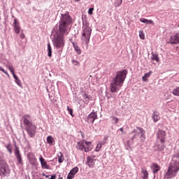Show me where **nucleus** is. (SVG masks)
Here are the masks:
<instances>
[{"label": "nucleus", "instance_id": "obj_48", "mask_svg": "<svg viewBox=\"0 0 179 179\" xmlns=\"http://www.w3.org/2000/svg\"><path fill=\"white\" fill-rule=\"evenodd\" d=\"M50 179H56V175L52 176V177H50Z\"/></svg>", "mask_w": 179, "mask_h": 179}, {"label": "nucleus", "instance_id": "obj_22", "mask_svg": "<svg viewBox=\"0 0 179 179\" xmlns=\"http://www.w3.org/2000/svg\"><path fill=\"white\" fill-rule=\"evenodd\" d=\"M29 163H31V165H35L36 162H37V159L35 158L34 155H32V157H28Z\"/></svg>", "mask_w": 179, "mask_h": 179}, {"label": "nucleus", "instance_id": "obj_4", "mask_svg": "<svg viewBox=\"0 0 179 179\" xmlns=\"http://www.w3.org/2000/svg\"><path fill=\"white\" fill-rule=\"evenodd\" d=\"M83 35H81V41L83 44L86 45V49L89 48V43L90 41L91 34H92V28L88 23L83 24Z\"/></svg>", "mask_w": 179, "mask_h": 179}, {"label": "nucleus", "instance_id": "obj_49", "mask_svg": "<svg viewBox=\"0 0 179 179\" xmlns=\"http://www.w3.org/2000/svg\"><path fill=\"white\" fill-rule=\"evenodd\" d=\"M58 179H64V178L61 177V175H59Z\"/></svg>", "mask_w": 179, "mask_h": 179}, {"label": "nucleus", "instance_id": "obj_42", "mask_svg": "<svg viewBox=\"0 0 179 179\" xmlns=\"http://www.w3.org/2000/svg\"><path fill=\"white\" fill-rule=\"evenodd\" d=\"M74 177L75 176L73 173L69 172L67 176V179H73L74 178Z\"/></svg>", "mask_w": 179, "mask_h": 179}, {"label": "nucleus", "instance_id": "obj_39", "mask_svg": "<svg viewBox=\"0 0 179 179\" xmlns=\"http://www.w3.org/2000/svg\"><path fill=\"white\" fill-rule=\"evenodd\" d=\"M71 62L75 65V66H80V62H78L77 60H75V59H73V60H71Z\"/></svg>", "mask_w": 179, "mask_h": 179}, {"label": "nucleus", "instance_id": "obj_43", "mask_svg": "<svg viewBox=\"0 0 179 179\" xmlns=\"http://www.w3.org/2000/svg\"><path fill=\"white\" fill-rule=\"evenodd\" d=\"M0 71L3 72L8 77H10V75L8 74V71H5L2 67H0Z\"/></svg>", "mask_w": 179, "mask_h": 179}, {"label": "nucleus", "instance_id": "obj_34", "mask_svg": "<svg viewBox=\"0 0 179 179\" xmlns=\"http://www.w3.org/2000/svg\"><path fill=\"white\" fill-rule=\"evenodd\" d=\"M151 59H152V60L156 61L157 62H159V57L157 55H152V57H151Z\"/></svg>", "mask_w": 179, "mask_h": 179}, {"label": "nucleus", "instance_id": "obj_7", "mask_svg": "<svg viewBox=\"0 0 179 179\" xmlns=\"http://www.w3.org/2000/svg\"><path fill=\"white\" fill-rule=\"evenodd\" d=\"M71 26L68 23H61L59 26V35H68L70 31Z\"/></svg>", "mask_w": 179, "mask_h": 179}, {"label": "nucleus", "instance_id": "obj_10", "mask_svg": "<svg viewBox=\"0 0 179 179\" xmlns=\"http://www.w3.org/2000/svg\"><path fill=\"white\" fill-rule=\"evenodd\" d=\"M62 23H72V18L71 15H69V13L66 12L64 14H61V19Z\"/></svg>", "mask_w": 179, "mask_h": 179}, {"label": "nucleus", "instance_id": "obj_13", "mask_svg": "<svg viewBox=\"0 0 179 179\" xmlns=\"http://www.w3.org/2000/svg\"><path fill=\"white\" fill-rule=\"evenodd\" d=\"M39 161L41 163V166H42V169H50V165L47 164V162H45V159L43 157L42 155H40Z\"/></svg>", "mask_w": 179, "mask_h": 179}, {"label": "nucleus", "instance_id": "obj_51", "mask_svg": "<svg viewBox=\"0 0 179 179\" xmlns=\"http://www.w3.org/2000/svg\"><path fill=\"white\" fill-rule=\"evenodd\" d=\"M177 158L179 159V152H178L177 155H176Z\"/></svg>", "mask_w": 179, "mask_h": 179}, {"label": "nucleus", "instance_id": "obj_44", "mask_svg": "<svg viewBox=\"0 0 179 179\" xmlns=\"http://www.w3.org/2000/svg\"><path fill=\"white\" fill-rule=\"evenodd\" d=\"M93 10H94V8H90L88 10V14L89 15H93Z\"/></svg>", "mask_w": 179, "mask_h": 179}, {"label": "nucleus", "instance_id": "obj_36", "mask_svg": "<svg viewBox=\"0 0 179 179\" xmlns=\"http://www.w3.org/2000/svg\"><path fill=\"white\" fill-rule=\"evenodd\" d=\"M83 97L85 98V103L87 104L90 101V96H87L86 94V93L85 92V95L83 96Z\"/></svg>", "mask_w": 179, "mask_h": 179}, {"label": "nucleus", "instance_id": "obj_26", "mask_svg": "<svg viewBox=\"0 0 179 179\" xmlns=\"http://www.w3.org/2000/svg\"><path fill=\"white\" fill-rule=\"evenodd\" d=\"M64 160V157L62 152H59V155L58 156V162L62 163Z\"/></svg>", "mask_w": 179, "mask_h": 179}, {"label": "nucleus", "instance_id": "obj_28", "mask_svg": "<svg viewBox=\"0 0 179 179\" xmlns=\"http://www.w3.org/2000/svg\"><path fill=\"white\" fill-rule=\"evenodd\" d=\"M48 57H52V48H51V45L50 43L48 44Z\"/></svg>", "mask_w": 179, "mask_h": 179}, {"label": "nucleus", "instance_id": "obj_5", "mask_svg": "<svg viewBox=\"0 0 179 179\" xmlns=\"http://www.w3.org/2000/svg\"><path fill=\"white\" fill-rule=\"evenodd\" d=\"M76 148L80 150H85V152H89L93 149V145L92 142L83 140L77 143Z\"/></svg>", "mask_w": 179, "mask_h": 179}, {"label": "nucleus", "instance_id": "obj_47", "mask_svg": "<svg viewBox=\"0 0 179 179\" xmlns=\"http://www.w3.org/2000/svg\"><path fill=\"white\" fill-rule=\"evenodd\" d=\"M120 131L122 132V134H126V132L124 131V128L123 127H121L120 129Z\"/></svg>", "mask_w": 179, "mask_h": 179}, {"label": "nucleus", "instance_id": "obj_12", "mask_svg": "<svg viewBox=\"0 0 179 179\" xmlns=\"http://www.w3.org/2000/svg\"><path fill=\"white\" fill-rule=\"evenodd\" d=\"M15 155L16 157L17 161L19 164H22V159L20 155V152L18 147H15Z\"/></svg>", "mask_w": 179, "mask_h": 179}, {"label": "nucleus", "instance_id": "obj_24", "mask_svg": "<svg viewBox=\"0 0 179 179\" xmlns=\"http://www.w3.org/2000/svg\"><path fill=\"white\" fill-rule=\"evenodd\" d=\"M14 30L15 33H16L17 34H19L20 33L21 28L19 24H14Z\"/></svg>", "mask_w": 179, "mask_h": 179}, {"label": "nucleus", "instance_id": "obj_46", "mask_svg": "<svg viewBox=\"0 0 179 179\" xmlns=\"http://www.w3.org/2000/svg\"><path fill=\"white\" fill-rule=\"evenodd\" d=\"M15 83L17 84V85L20 86L21 82L19 78L15 80Z\"/></svg>", "mask_w": 179, "mask_h": 179}, {"label": "nucleus", "instance_id": "obj_37", "mask_svg": "<svg viewBox=\"0 0 179 179\" xmlns=\"http://www.w3.org/2000/svg\"><path fill=\"white\" fill-rule=\"evenodd\" d=\"M140 141L143 143L145 141V134H142L139 136Z\"/></svg>", "mask_w": 179, "mask_h": 179}, {"label": "nucleus", "instance_id": "obj_14", "mask_svg": "<svg viewBox=\"0 0 179 179\" xmlns=\"http://www.w3.org/2000/svg\"><path fill=\"white\" fill-rule=\"evenodd\" d=\"M96 159H94L92 157L88 156L87 157V162L86 164L89 166V168L93 169L95 164Z\"/></svg>", "mask_w": 179, "mask_h": 179}, {"label": "nucleus", "instance_id": "obj_40", "mask_svg": "<svg viewBox=\"0 0 179 179\" xmlns=\"http://www.w3.org/2000/svg\"><path fill=\"white\" fill-rule=\"evenodd\" d=\"M67 110H68V111H69L70 115L73 116V109H72V108H70L69 106H67Z\"/></svg>", "mask_w": 179, "mask_h": 179}, {"label": "nucleus", "instance_id": "obj_35", "mask_svg": "<svg viewBox=\"0 0 179 179\" xmlns=\"http://www.w3.org/2000/svg\"><path fill=\"white\" fill-rule=\"evenodd\" d=\"M111 118H112V120H113V122H114V123H115V124H117V122L120 121V119H118V118H117V117H115V116H112Z\"/></svg>", "mask_w": 179, "mask_h": 179}, {"label": "nucleus", "instance_id": "obj_57", "mask_svg": "<svg viewBox=\"0 0 179 179\" xmlns=\"http://www.w3.org/2000/svg\"><path fill=\"white\" fill-rule=\"evenodd\" d=\"M39 179H43V178H39Z\"/></svg>", "mask_w": 179, "mask_h": 179}, {"label": "nucleus", "instance_id": "obj_32", "mask_svg": "<svg viewBox=\"0 0 179 179\" xmlns=\"http://www.w3.org/2000/svg\"><path fill=\"white\" fill-rule=\"evenodd\" d=\"M121 3H122V0H115L114 2V6H121Z\"/></svg>", "mask_w": 179, "mask_h": 179}, {"label": "nucleus", "instance_id": "obj_25", "mask_svg": "<svg viewBox=\"0 0 179 179\" xmlns=\"http://www.w3.org/2000/svg\"><path fill=\"white\" fill-rule=\"evenodd\" d=\"M140 22H141V23H153L152 20L146 18H140Z\"/></svg>", "mask_w": 179, "mask_h": 179}, {"label": "nucleus", "instance_id": "obj_52", "mask_svg": "<svg viewBox=\"0 0 179 179\" xmlns=\"http://www.w3.org/2000/svg\"><path fill=\"white\" fill-rule=\"evenodd\" d=\"M14 23H17V21L16 20H15Z\"/></svg>", "mask_w": 179, "mask_h": 179}, {"label": "nucleus", "instance_id": "obj_53", "mask_svg": "<svg viewBox=\"0 0 179 179\" xmlns=\"http://www.w3.org/2000/svg\"><path fill=\"white\" fill-rule=\"evenodd\" d=\"M76 2H79V1H80V0H76Z\"/></svg>", "mask_w": 179, "mask_h": 179}, {"label": "nucleus", "instance_id": "obj_33", "mask_svg": "<svg viewBox=\"0 0 179 179\" xmlns=\"http://www.w3.org/2000/svg\"><path fill=\"white\" fill-rule=\"evenodd\" d=\"M101 148H102V144H101V143H99L97 144L95 150H96V152H100Z\"/></svg>", "mask_w": 179, "mask_h": 179}, {"label": "nucleus", "instance_id": "obj_20", "mask_svg": "<svg viewBox=\"0 0 179 179\" xmlns=\"http://www.w3.org/2000/svg\"><path fill=\"white\" fill-rule=\"evenodd\" d=\"M72 43L74 47L75 51L78 54L80 55L82 53V50H81L80 48L79 47V45L77 43H75L74 42H73Z\"/></svg>", "mask_w": 179, "mask_h": 179}, {"label": "nucleus", "instance_id": "obj_27", "mask_svg": "<svg viewBox=\"0 0 179 179\" xmlns=\"http://www.w3.org/2000/svg\"><path fill=\"white\" fill-rule=\"evenodd\" d=\"M141 173H143V179H148V173L146 170H142Z\"/></svg>", "mask_w": 179, "mask_h": 179}, {"label": "nucleus", "instance_id": "obj_16", "mask_svg": "<svg viewBox=\"0 0 179 179\" xmlns=\"http://www.w3.org/2000/svg\"><path fill=\"white\" fill-rule=\"evenodd\" d=\"M170 43L171 44H178L179 43V33L172 36L171 37Z\"/></svg>", "mask_w": 179, "mask_h": 179}, {"label": "nucleus", "instance_id": "obj_11", "mask_svg": "<svg viewBox=\"0 0 179 179\" xmlns=\"http://www.w3.org/2000/svg\"><path fill=\"white\" fill-rule=\"evenodd\" d=\"M166 131L162 129H159L157 132V138L159 140L162 144H164L166 142Z\"/></svg>", "mask_w": 179, "mask_h": 179}, {"label": "nucleus", "instance_id": "obj_18", "mask_svg": "<svg viewBox=\"0 0 179 179\" xmlns=\"http://www.w3.org/2000/svg\"><path fill=\"white\" fill-rule=\"evenodd\" d=\"M6 67L9 70L10 72L12 73L13 76V78L14 79L16 80L17 79H19L18 76H16L15 73H14V69H13V66H10V65H6Z\"/></svg>", "mask_w": 179, "mask_h": 179}, {"label": "nucleus", "instance_id": "obj_21", "mask_svg": "<svg viewBox=\"0 0 179 179\" xmlns=\"http://www.w3.org/2000/svg\"><path fill=\"white\" fill-rule=\"evenodd\" d=\"M47 143L50 145H54V138L52 137V136H48L47 137Z\"/></svg>", "mask_w": 179, "mask_h": 179}, {"label": "nucleus", "instance_id": "obj_9", "mask_svg": "<svg viewBox=\"0 0 179 179\" xmlns=\"http://www.w3.org/2000/svg\"><path fill=\"white\" fill-rule=\"evenodd\" d=\"M10 173L9 166L7 163L3 162L0 164V176H6V174Z\"/></svg>", "mask_w": 179, "mask_h": 179}, {"label": "nucleus", "instance_id": "obj_38", "mask_svg": "<svg viewBox=\"0 0 179 179\" xmlns=\"http://www.w3.org/2000/svg\"><path fill=\"white\" fill-rule=\"evenodd\" d=\"M165 148L166 147H165V145L164 144H159V145H158V149L160 151L164 150L165 149Z\"/></svg>", "mask_w": 179, "mask_h": 179}, {"label": "nucleus", "instance_id": "obj_50", "mask_svg": "<svg viewBox=\"0 0 179 179\" xmlns=\"http://www.w3.org/2000/svg\"><path fill=\"white\" fill-rule=\"evenodd\" d=\"M45 178H49V176L48 175H45Z\"/></svg>", "mask_w": 179, "mask_h": 179}, {"label": "nucleus", "instance_id": "obj_23", "mask_svg": "<svg viewBox=\"0 0 179 179\" xmlns=\"http://www.w3.org/2000/svg\"><path fill=\"white\" fill-rule=\"evenodd\" d=\"M152 73V71H149V73L144 74V76L142 77L143 81L146 82L148 80V78L150 77Z\"/></svg>", "mask_w": 179, "mask_h": 179}, {"label": "nucleus", "instance_id": "obj_3", "mask_svg": "<svg viewBox=\"0 0 179 179\" xmlns=\"http://www.w3.org/2000/svg\"><path fill=\"white\" fill-rule=\"evenodd\" d=\"M179 171V162H172L169 165L167 171L164 174V179H172L173 177L177 176Z\"/></svg>", "mask_w": 179, "mask_h": 179}, {"label": "nucleus", "instance_id": "obj_2", "mask_svg": "<svg viewBox=\"0 0 179 179\" xmlns=\"http://www.w3.org/2000/svg\"><path fill=\"white\" fill-rule=\"evenodd\" d=\"M24 125L25 126V130L29 137L34 138L35 136L37 127L33 124L31 121V117L30 115H24L22 117Z\"/></svg>", "mask_w": 179, "mask_h": 179}, {"label": "nucleus", "instance_id": "obj_15", "mask_svg": "<svg viewBox=\"0 0 179 179\" xmlns=\"http://www.w3.org/2000/svg\"><path fill=\"white\" fill-rule=\"evenodd\" d=\"M97 120V115L96 113H91L87 117V122L93 124L94 120Z\"/></svg>", "mask_w": 179, "mask_h": 179}, {"label": "nucleus", "instance_id": "obj_29", "mask_svg": "<svg viewBox=\"0 0 179 179\" xmlns=\"http://www.w3.org/2000/svg\"><path fill=\"white\" fill-rule=\"evenodd\" d=\"M78 171H79V168L75 167L71 169L69 173L75 176L78 173Z\"/></svg>", "mask_w": 179, "mask_h": 179}, {"label": "nucleus", "instance_id": "obj_8", "mask_svg": "<svg viewBox=\"0 0 179 179\" xmlns=\"http://www.w3.org/2000/svg\"><path fill=\"white\" fill-rule=\"evenodd\" d=\"M132 134H134V135H133L131 140H134L143 134H145V131L141 127H136V129L132 131Z\"/></svg>", "mask_w": 179, "mask_h": 179}, {"label": "nucleus", "instance_id": "obj_56", "mask_svg": "<svg viewBox=\"0 0 179 179\" xmlns=\"http://www.w3.org/2000/svg\"><path fill=\"white\" fill-rule=\"evenodd\" d=\"M143 179H147V178H143Z\"/></svg>", "mask_w": 179, "mask_h": 179}, {"label": "nucleus", "instance_id": "obj_6", "mask_svg": "<svg viewBox=\"0 0 179 179\" xmlns=\"http://www.w3.org/2000/svg\"><path fill=\"white\" fill-rule=\"evenodd\" d=\"M53 42L55 48H62L64 46V36L58 34L55 37Z\"/></svg>", "mask_w": 179, "mask_h": 179}, {"label": "nucleus", "instance_id": "obj_19", "mask_svg": "<svg viewBox=\"0 0 179 179\" xmlns=\"http://www.w3.org/2000/svg\"><path fill=\"white\" fill-rule=\"evenodd\" d=\"M152 118L154 122H157L159 120H160L159 113L157 111L153 112Z\"/></svg>", "mask_w": 179, "mask_h": 179}, {"label": "nucleus", "instance_id": "obj_31", "mask_svg": "<svg viewBox=\"0 0 179 179\" xmlns=\"http://www.w3.org/2000/svg\"><path fill=\"white\" fill-rule=\"evenodd\" d=\"M172 94L174 96H179V87H177L176 89H174L172 92Z\"/></svg>", "mask_w": 179, "mask_h": 179}, {"label": "nucleus", "instance_id": "obj_41", "mask_svg": "<svg viewBox=\"0 0 179 179\" xmlns=\"http://www.w3.org/2000/svg\"><path fill=\"white\" fill-rule=\"evenodd\" d=\"M6 149L8 150V151L10 154H12V147L10 146V145H7Z\"/></svg>", "mask_w": 179, "mask_h": 179}, {"label": "nucleus", "instance_id": "obj_55", "mask_svg": "<svg viewBox=\"0 0 179 179\" xmlns=\"http://www.w3.org/2000/svg\"><path fill=\"white\" fill-rule=\"evenodd\" d=\"M43 176H45V174L43 173Z\"/></svg>", "mask_w": 179, "mask_h": 179}, {"label": "nucleus", "instance_id": "obj_30", "mask_svg": "<svg viewBox=\"0 0 179 179\" xmlns=\"http://www.w3.org/2000/svg\"><path fill=\"white\" fill-rule=\"evenodd\" d=\"M139 37H140L141 39L145 40V34H144L143 30L139 31Z\"/></svg>", "mask_w": 179, "mask_h": 179}, {"label": "nucleus", "instance_id": "obj_1", "mask_svg": "<svg viewBox=\"0 0 179 179\" xmlns=\"http://www.w3.org/2000/svg\"><path fill=\"white\" fill-rule=\"evenodd\" d=\"M127 75L126 69L117 71L115 78H113L110 83V92H116L120 87L123 86L124 82Z\"/></svg>", "mask_w": 179, "mask_h": 179}, {"label": "nucleus", "instance_id": "obj_17", "mask_svg": "<svg viewBox=\"0 0 179 179\" xmlns=\"http://www.w3.org/2000/svg\"><path fill=\"white\" fill-rule=\"evenodd\" d=\"M151 169L152 170V173L154 174H156L160 170L161 167L159 166V165L157 163L154 162L151 165Z\"/></svg>", "mask_w": 179, "mask_h": 179}, {"label": "nucleus", "instance_id": "obj_54", "mask_svg": "<svg viewBox=\"0 0 179 179\" xmlns=\"http://www.w3.org/2000/svg\"><path fill=\"white\" fill-rule=\"evenodd\" d=\"M95 158V156H92V159Z\"/></svg>", "mask_w": 179, "mask_h": 179}, {"label": "nucleus", "instance_id": "obj_45", "mask_svg": "<svg viewBox=\"0 0 179 179\" xmlns=\"http://www.w3.org/2000/svg\"><path fill=\"white\" fill-rule=\"evenodd\" d=\"M24 38H25V36H24V33L22 31L21 34H20V38L24 39Z\"/></svg>", "mask_w": 179, "mask_h": 179}]
</instances>
